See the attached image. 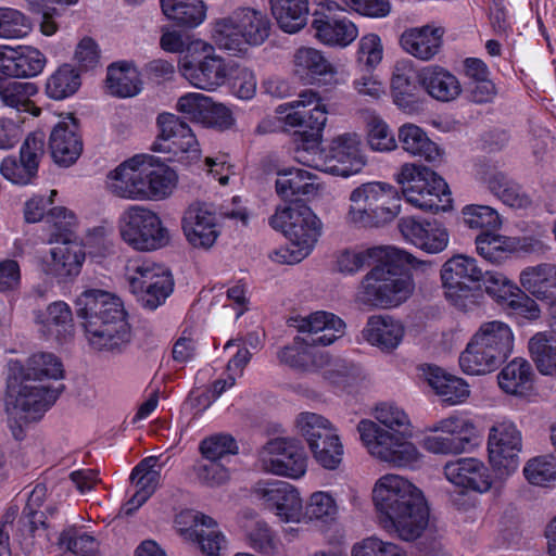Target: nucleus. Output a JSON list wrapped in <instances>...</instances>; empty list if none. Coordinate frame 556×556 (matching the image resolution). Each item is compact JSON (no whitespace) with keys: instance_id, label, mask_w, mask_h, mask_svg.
Wrapping results in <instances>:
<instances>
[{"instance_id":"a19ab883","label":"nucleus","mask_w":556,"mask_h":556,"mask_svg":"<svg viewBox=\"0 0 556 556\" xmlns=\"http://www.w3.org/2000/svg\"><path fill=\"white\" fill-rule=\"evenodd\" d=\"M417 78L425 91L438 101L450 102L462 93L458 78L443 66L427 65L419 71Z\"/></svg>"},{"instance_id":"f8f14e48","label":"nucleus","mask_w":556,"mask_h":556,"mask_svg":"<svg viewBox=\"0 0 556 556\" xmlns=\"http://www.w3.org/2000/svg\"><path fill=\"white\" fill-rule=\"evenodd\" d=\"M289 327L296 331L292 341L280 346L276 352L279 366L287 369L295 379L290 384L291 390L301 395L309 393L313 371V317L294 316L289 319Z\"/></svg>"},{"instance_id":"4d7b16f0","label":"nucleus","mask_w":556,"mask_h":556,"mask_svg":"<svg viewBox=\"0 0 556 556\" xmlns=\"http://www.w3.org/2000/svg\"><path fill=\"white\" fill-rule=\"evenodd\" d=\"M546 332H538L529 340V352L540 374L556 378V344Z\"/></svg>"},{"instance_id":"6e6d98bb","label":"nucleus","mask_w":556,"mask_h":556,"mask_svg":"<svg viewBox=\"0 0 556 556\" xmlns=\"http://www.w3.org/2000/svg\"><path fill=\"white\" fill-rule=\"evenodd\" d=\"M313 189V174L304 168H290L278 174L277 193L283 199H302Z\"/></svg>"},{"instance_id":"13d9d810","label":"nucleus","mask_w":556,"mask_h":556,"mask_svg":"<svg viewBox=\"0 0 556 556\" xmlns=\"http://www.w3.org/2000/svg\"><path fill=\"white\" fill-rule=\"evenodd\" d=\"M484 292L498 305L505 306L514 295L519 294L520 287L500 270L482 271L481 281Z\"/></svg>"},{"instance_id":"09e8293b","label":"nucleus","mask_w":556,"mask_h":556,"mask_svg":"<svg viewBox=\"0 0 556 556\" xmlns=\"http://www.w3.org/2000/svg\"><path fill=\"white\" fill-rule=\"evenodd\" d=\"M270 8L274 18L285 33H298L307 23L308 0H270Z\"/></svg>"},{"instance_id":"423d86ee","label":"nucleus","mask_w":556,"mask_h":556,"mask_svg":"<svg viewBox=\"0 0 556 556\" xmlns=\"http://www.w3.org/2000/svg\"><path fill=\"white\" fill-rule=\"evenodd\" d=\"M515 334L502 320L482 323L459 355V366L466 375L493 372L513 353Z\"/></svg>"},{"instance_id":"c756f323","label":"nucleus","mask_w":556,"mask_h":556,"mask_svg":"<svg viewBox=\"0 0 556 556\" xmlns=\"http://www.w3.org/2000/svg\"><path fill=\"white\" fill-rule=\"evenodd\" d=\"M399 229L407 242L429 254L441 253L450 243L447 229L438 222L403 217L399 222Z\"/></svg>"},{"instance_id":"39448f33","label":"nucleus","mask_w":556,"mask_h":556,"mask_svg":"<svg viewBox=\"0 0 556 556\" xmlns=\"http://www.w3.org/2000/svg\"><path fill=\"white\" fill-rule=\"evenodd\" d=\"M403 260L376 262L374 268L362 280L356 299L358 302L377 308H394L406 302L414 292L415 283L408 268L426 273L432 263L417 260L403 249Z\"/></svg>"},{"instance_id":"338daca9","label":"nucleus","mask_w":556,"mask_h":556,"mask_svg":"<svg viewBox=\"0 0 556 556\" xmlns=\"http://www.w3.org/2000/svg\"><path fill=\"white\" fill-rule=\"evenodd\" d=\"M230 73L226 85L231 93L241 100L252 99L257 89V79L254 72L241 64L230 62Z\"/></svg>"},{"instance_id":"a878e982","label":"nucleus","mask_w":556,"mask_h":556,"mask_svg":"<svg viewBox=\"0 0 556 556\" xmlns=\"http://www.w3.org/2000/svg\"><path fill=\"white\" fill-rule=\"evenodd\" d=\"M477 253L492 264L505 262L511 254L534 253L542 250L539 240L530 237H509L491 231H482L475 239Z\"/></svg>"},{"instance_id":"2f4dec72","label":"nucleus","mask_w":556,"mask_h":556,"mask_svg":"<svg viewBox=\"0 0 556 556\" xmlns=\"http://www.w3.org/2000/svg\"><path fill=\"white\" fill-rule=\"evenodd\" d=\"M269 224L289 240L312 241L313 211L303 199H294L291 205L278 207Z\"/></svg>"},{"instance_id":"0e129e2a","label":"nucleus","mask_w":556,"mask_h":556,"mask_svg":"<svg viewBox=\"0 0 556 556\" xmlns=\"http://www.w3.org/2000/svg\"><path fill=\"white\" fill-rule=\"evenodd\" d=\"M462 218L466 227L475 230H497L503 225L498 212L489 205H465L462 210Z\"/></svg>"},{"instance_id":"0eeeda50","label":"nucleus","mask_w":556,"mask_h":556,"mask_svg":"<svg viewBox=\"0 0 556 556\" xmlns=\"http://www.w3.org/2000/svg\"><path fill=\"white\" fill-rule=\"evenodd\" d=\"M270 23L261 11L241 8L210 24V39L231 56H244L250 48L261 46L269 36Z\"/></svg>"},{"instance_id":"774afa93","label":"nucleus","mask_w":556,"mask_h":556,"mask_svg":"<svg viewBox=\"0 0 556 556\" xmlns=\"http://www.w3.org/2000/svg\"><path fill=\"white\" fill-rule=\"evenodd\" d=\"M345 331L344 321L330 312H315V346L330 345Z\"/></svg>"},{"instance_id":"f03ea898","label":"nucleus","mask_w":556,"mask_h":556,"mask_svg":"<svg viewBox=\"0 0 556 556\" xmlns=\"http://www.w3.org/2000/svg\"><path fill=\"white\" fill-rule=\"evenodd\" d=\"M371 416L372 419H361L356 426L367 454L391 468H419L425 455L413 441L415 425L408 412L393 401H382L372 407Z\"/></svg>"},{"instance_id":"864d4df0","label":"nucleus","mask_w":556,"mask_h":556,"mask_svg":"<svg viewBox=\"0 0 556 556\" xmlns=\"http://www.w3.org/2000/svg\"><path fill=\"white\" fill-rule=\"evenodd\" d=\"M365 140L368 149L377 153H390L397 149L399 138L380 115L372 113L365 122Z\"/></svg>"},{"instance_id":"9b49d317","label":"nucleus","mask_w":556,"mask_h":556,"mask_svg":"<svg viewBox=\"0 0 556 556\" xmlns=\"http://www.w3.org/2000/svg\"><path fill=\"white\" fill-rule=\"evenodd\" d=\"M121 240L138 252L160 250L170 242V232L160 215L139 204L126 206L116 219Z\"/></svg>"},{"instance_id":"6e6552de","label":"nucleus","mask_w":556,"mask_h":556,"mask_svg":"<svg viewBox=\"0 0 556 556\" xmlns=\"http://www.w3.org/2000/svg\"><path fill=\"white\" fill-rule=\"evenodd\" d=\"M213 42L192 39L187 53L178 59L177 68L180 76L195 89L214 92L226 86L230 61L216 52Z\"/></svg>"},{"instance_id":"bf43d9fd","label":"nucleus","mask_w":556,"mask_h":556,"mask_svg":"<svg viewBox=\"0 0 556 556\" xmlns=\"http://www.w3.org/2000/svg\"><path fill=\"white\" fill-rule=\"evenodd\" d=\"M525 479L534 486L549 488L556 483V457L540 455L530 458L522 468Z\"/></svg>"},{"instance_id":"37998d69","label":"nucleus","mask_w":556,"mask_h":556,"mask_svg":"<svg viewBox=\"0 0 556 556\" xmlns=\"http://www.w3.org/2000/svg\"><path fill=\"white\" fill-rule=\"evenodd\" d=\"M519 287L536 300L545 301L552 298L556 289V265L541 263L527 266L519 273Z\"/></svg>"},{"instance_id":"4c0bfd02","label":"nucleus","mask_w":556,"mask_h":556,"mask_svg":"<svg viewBox=\"0 0 556 556\" xmlns=\"http://www.w3.org/2000/svg\"><path fill=\"white\" fill-rule=\"evenodd\" d=\"M344 450L337 429L331 422L315 415V460L326 469H337Z\"/></svg>"},{"instance_id":"69168bd1","label":"nucleus","mask_w":556,"mask_h":556,"mask_svg":"<svg viewBox=\"0 0 556 556\" xmlns=\"http://www.w3.org/2000/svg\"><path fill=\"white\" fill-rule=\"evenodd\" d=\"M201 455L210 462H220L239 453V445L233 437L226 433L212 434L200 442Z\"/></svg>"},{"instance_id":"49530a36","label":"nucleus","mask_w":556,"mask_h":556,"mask_svg":"<svg viewBox=\"0 0 556 556\" xmlns=\"http://www.w3.org/2000/svg\"><path fill=\"white\" fill-rule=\"evenodd\" d=\"M38 323L42 325V331L46 336L59 342L72 339L75 332L72 309L64 301H55L49 304L45 315L38 316Z\"/></svg>"},{"instance_id":"052dcab7","label":"nucleus","mask_w":556,"mask_h":556,"mask_svg":"<svg viewBox=\"0 0 556 556\" xmlns=\"http://www.w3.org/2000/svg\"><path fill=\"white\" fill-rule=\"evenodd\" d=\"M315 376L333 392L345 390L350 382L344 364L340 359H332L324 354L318 358L315 356Z\"/></svg>"},{"instance_id":"473e14b6","label":"nucleus","mask_w":556,"mask_h":556,"mask_svg":"<svg viewBox=\"0 0 556 556\" xmlns=\"http://www.w3.org/2000/svg\"><path fill=\"white\" fill-rule=\"evenodd\" d=\"M444 28L435 23L408 27L400 36L399 43L404 52L427 62L435 58L443 45Z\"/></svg>"},{"instance_id":"4468645a","label":"nucleus","mask_w":556,"mask_h":556,"mask_svg":"<svg viewBox=\"0 0 556 556\" xmlns=\"http://www.w3.org/2000/svg\"><path fill=\"white\" fill-rule=\"evenodd\" d=\"M482 271L478 261L472 256L459 253L447 258L440 270L445 299L462 312L477 308L480 295L470 283L480 282Z\"/></svg>"},{"instance_id":"ddd939ff","label":"nucleus","mask_w":556,"mask_h":556,"mask_svg":"<svg viewBox=\"0 0 556 556\" xmlns=\"http://www.w3.org/2000/svg\"><path fill=\"white\" fill-rule=\"evenodd\" d=\"M368 164L357 132H344L330 141H320L315 131V169L334 176L358 175Z\"/></svg>"},{"instance_id":"ea45409f","label":"nucleus","mask_w":556,"mask_h":556,"mask_svg":"<svg viewBox=\"0 0 556 556\" xmlns=\"http://www.w3.org/2000/svg\"><path fill=\"white\" fill-rule=\"evenodd\" d=\"M413 74L412 61L404 59L395 62L390 80V92L393 104L404 112H413L418 103V86Z\"/></svg>"},{"instance_id":"58836bf2","label":"nucleus","mask_w":556,"mask_h":556,"mask_svg":"<svg viewBox=\"0 0 556 556\" xmlns=\"http://www.w3.org/2000/svg\"><path fill=\"white\" fill-rule=\"evenodd\" d=\"M424 377L428 386L446 405H460L470 396V387L466 380L438 366L425 367Z\"/></svg>"},{"instance_id":"aec40b11","label":"nucleus","mask_w":556,"mask_h":556,"mask_svg":"<svg viewBox=\"0 0 556 556\" xmlns=\"http://www.w3.org/2000/svg\"><path fill=\"white\" fill-rule=\"evenodd\" d=\"M180 227L187 243L201 251L211 250L223 229L214 206L204 201H193L186 206L181 214Z\"/></svg>"},{"instance_id":"5fc2aeb1","label":"nucleus","mask_w":556,"mask_h":556,"mask_svg":"<svg viewBox=\"0 0 556 556\" xmlns=\"http://www.w3.org/2000/svg\"><path fill=\"white\" fill-rule=\"evenodd\" d=\"M243 540L248 547L261 555L274 556L279 549V539L271 527L263 520L245 525Z\"/></svg>"},{"instance_id":"1a4fd4ad","label":"nucleus","mask_w":556,"mask_h":556,"mask_svg":"<svg viewBox=\"0 0 556 556\" xmlns=\"http://www.w3.org/2000/svg\"><path fill=\"white\" fill-rule=\"evenodd\" d=\"M405 200L422 211H447L452 197L445 180L430 168L415 163H405L394 175Z\"/></svg>"},{"instance_id":"9d476101","label":"nucleus","mask_w":556,"mask_h":556,"mask_svg":"<svg viewBox=\"0 0 556 556\" xmlns=\"http://www.w3.org/2000/svg\"><path fill=\"white\" fill-rule=\"evenodd\" d=\"M350 202V220L363 226L389 223L401 212V193L386 181L362 184L351 192Z\"/></svg>"},{"instance_id":"7ed1b4c3","label":"nucleus","mask_w":556,"mask_h":556,"mask_svg":"<svg viewBox=\"0 0 556 556\" xmlns=\"http://www.w3.org/2000/svg\"><path fill=\"white\" fill-rule=\"evenodd\" d=\"M371 497L382 528L403 541L419 538L429 522L422 491L407 477L388 472L374 483Z\"/></svg>"},{"instance_id":"5701e85b","label":"nucleus","mask_w":556,"mask_h":556,"mask_svg":"<svg viewBox=\"0 0 556 556\" xmlns=\"http://www.w3.org/2000/svg\"><path fill=\"white\" fill-rule=\"evenodd\" d=\"M342 11L334 1L325 0L315 7V38L333 48H346L358 37V27L345 16H333Z\"/></svg>"},{"instance_id":"603ef678","label":"nucleus","mask_w":556,"mask_h":556,"mask_svg":"<svg viewBox=\"0 0 556 556\" xmlns=\"http://www.w3.org/2000/svg\"><path fill=\"white\" fill-rule=\"evenodd\" d=\"M483 181L488 189L505 205L515 208L526 207L530 200L520 187L504 173L491 170L485 173Z\"/></svg>"},{"instance_id":"e2e57ef3","label":"nucleus","mask_w":556,"mask_h":556,"mask_svg":"<svg viewBox=\"0 0 556 556\" xmlns=\"http://www.w3.org/2000/svg\"><path fill=\"white\" fill-rule=\"evenodd\" d=\"M49 224V243L67 240H75L74 233L78 227V219L74 212L63 206H56L47 215Z\"/></svg>"},{"instance_id":"b1692460","label":"nucleus","mask_w":556,"mask_h":556,"mask_svg":"<svg viewBox=\"0 0 556 556\" xmlns=\"http://www.w3.org/2000/svg\"><path fill=\"white\" fill-rule=\"evenodd\" d=\"M179 533L190 542H197L207 556H219L227 547L225 534L217 528L216 521L194 510L181 511L175 520Z\"/></svg>"},{"instance_id":"6ab92c4d","label":"nucleus","mask_w":556,"mask_h":556,"mask_svg":"<svg viewBox=\"0 0 556 556\" xmlns=\"http://www.w3.org/2000/svg\"><path fill=\"white\" fill-rule=\"evenodd\" d=\"M252 494L260 505L286 523H301L306 519L303 500L289 482L266 479L256 482Z\"/></svg>"},{"instance_id":"a18cd8bd","label":"nucleus","mask_w":556,"mask_h":556,"mask_svg":"<svg viewBox=\"0 0 556 556\" xmlns=\"http://www.w3.org/2000/svg\"><path fill=\"white\" fill-rule=\"evenodd\" d=\"M106 87L119 98L137 96L142 90V79L137 66L129 61H118L108 67Z\"/></svg>"},{"instance_id":"7c9ffc66","label":"nucleus","mask_w":556,"mask_h":556,"mask_svg":"<svg viewBox=\"0 0 556 556\" xmlns=\"http://www.w3.org/2000/svg\"><path fill=\"white\" fill-rule=\"evenodd\" d=\"M83 139L77 119L66 115L52 128L49 137V149L54 162L62 166L74 164L83 152Z\"/></svg>"},{"instance_id":"3c124183","label":"nucleus","mask_w":556,"mask_h":556,"mask_svg":"<svg viewBox=\"0 0 556 556\" xmlns=\"http://www.w3.org/2000/svg\"><path fill=\"white\" fill-rule=\"evenodd\" d=\"M38 88L28 81H4L0 84V101L3 105L17 112L29 113L39 116L41 109L36 106L31 97L37 94Z\"/></svg>"},{"instance_id":"72a5a7b5","label":"nucleus","mask_w":556,"mask_h":556,"mask_svg":"<svg viewBox=\"0 0 556 556\" xmlns=\"http://www.w3.org/2000/svg\"><path fill=\"white\" fill-rule=\"evenodd\" d=\"M406 327L403 320L388 314L370 316L362 330L363 339L381 352L391 353L404 341Z\"/></svg>"},{"instance_id":"79ce46f5","label":"nucleus","mask_w":556,"mask_h":556,"mask_svg":"<svg viewBox=\"0 0 556 556\" xmlns=\"http://www.w3.org/2000/svg\"><path fill=\"white\" fill-rule=\"evenodd\" d=\"M496 378L500 389L507 395L525 397L533 389L534 372L532 366L521 357L508 362Z\"/></svg>"},{"instance_id":"2eb2a0df","label":"nucleus","mask_w":556,"mask_h":556,"mask_svg":"<svg viewBox=\"0 0 556 556\" xmlns=\"http://www.w3.org/2000/svg\"><path fill=\"white\" fill-rule=\"evenodd\" d=\"M130 292L146 309L154 311L172 294L174 281L169 270L151 260H135L126 266Z\"/></svg>"},{"instance_id":"f704fd0d","label":"nucleus","mask_w":556,"mask_h":556,"mask_svg":"<svg viewBox=\"0 0 556 556\" xmlns=\"http://www.w3.org/2000/svg\"><path fill=\"white\" fill-rule=\"evenodd\" d=\"M159 459L156 456L146 457L132 469L130 478L135 492L123 505V514L130 515L136 511L157 489L161 482L162 470Z\"/></svg>"},{"instance_id":"de8ad7c7","label":"nucleus","mask_w":556,"mask_h":556,"mask_svg":"<svg viewBox=\"0 0 556 556\" xmlns=\"http://www.w3.org/2000/svg\"><path fill=\"white\" fill-rule=\"evenodd\" d=\"M80 86V71L73 64L63 63L47 76L45 93L51 100L63 101L77 93Z\"/></svg>"},{"instance_id":"393cba45","label":"nucleus","mask_w":556,"mask_h":556,"mask_svg":"<svg viewBox=\"0 0 556 556\" xmlns=\"http://www.w3.org/2000/svg\"><path fill=\"white\" fill-rule=\"evenodd\" d=\"M344 75L338 66L320 52L315 51V128L323 129L327 123L328 114L337 110L336 89L344 83Z\"/></svg>"},{"instance_id":"dca6fc26","label":"nucleus","mask_w":556,"mask_h":556,"mask_svg":"<svg viewBox=\"0 0 556 556\" xmlns=\"http://www.w3.org/2000/svg\"><path fill=\"white\" fill-rule=\"evenodd\" d=\"M522 433L507 418L493 422L486 440L488 462L496 481L504 483L515 475L520 465Z\"/></svg>"},{"instance_id":"8fccbe9b","label":"nucleus","mask_w":556,"mask_h":556,"mask_svg":"<svg viewBox=\"0 0 556 556\" xmlns=\"http://www.w3.org/2000/svg\"><path fill=\"white\" fill-rule=\"evenodd\" d=\"M47 55L37 47L18 45L12 49L11 77L34 78L43 73L48 65Z\"/></svg>"},{"instance_id":"c9c22d12","label":"nucleus","mask_w":556,"mask_h":556,"mask_svg":"<svg viewBox=\"0 0 556 556\" xmlns=\"http://www.w3.org/2000/svg\"><path fill=\"white\" fill-rule=\"evenodd\" d=\"M141 161L142 154H137L110 170L105 177V189L119 199L139 201Z\"/></svg>"},{"instance_id":"f3484780","label":"nucleus","mask_w":556,"mask_h":556,"mask_svg":"<svg viewBox=\"0 0 556 556\" xmlns=\"http://www.w3.org/2000/svg\"><path fill=\"white\" fill-rule=\"evenodd\" d=\"M476 425L466 414L456 413L425 427L421 447L433 455H459L468 450Z\"/></svg>"},{"instance_id":"a211bd4d","label":"nucleus","mask_w":556,"mask_h":556,"mask_svg":"<svg viewBox=\"0 0 556 556\" xmlns=\"http://www.w3.org/2000/svg\"><path fill=\"white\" fill-rule=\"evenodd\" d=\"M276 114L286 129H293L294 159L309 168L313 162V91L305 90L296 100L278 105Z\"/></svg>"},{"instance_id":"4be33fe9","label":"nucleus","mask_w":556,"mask_h":556,"mask_svg":"<svg viewBox=\"0 0 556 556\" xmlns=\"http://www.w3.org/2000/svg\"><path fill=\"white\" fill-rule=\"evenodd\" d=\"M156 124L160 134L154 142L155 151L186 155L190 161L200 159V144L186 122L173 113L164 112L159 114Z\"/></svg>"},{"instance_id":"20e7f679","label":"nucleus","mask_w":556,"mask_h":556,"mask_svg":"<svg viewBox=\"0 0 556 556\" xmlns=\"http://www.w3.org/2000/svg\"><path fill=\"white\" fill-rule=\"evenodd\" d=\"M85 338L92 350L122 353L130 344L132 330L124 301L102 289H87L74 301Z\"/></svg>"},{"instance_id":"cd10ccee","label":"nucleus","mask_w":556,"mask_h":556,"mask_svg":"<svg viewBox=\"0 0 556 556\" xmlns=\"http://www.w3.org/2000/svg\"><path fill=\"white\" fill-rule=\"evenodd\" d=\"M443 475L455 488L479 494L489 492L496 481L486 465L476 457H462L445 463Z\"/></svg>"},{"instance_id":"bb28decb","label":"nucleus","mask_w":556,"mask_h":556,"mask_svg":"<svg viewBox=\"0 0 556 556\" xmlns=\"http://www.w3.org/2000/svg\"><path fill=\"white\" fill-rule=\"evenodd\" d=\"M178 186L177 172L154 156L142 154L139 201H162Z\"/></svg>"},{"instance_id":"412c9836","label":"nucleus","mask_w":556,"mask_h":556,"mask_svg":"<svg viewBox=\"0 0 556 556\" xmlns=\"http://www.w3.org/2000/svg\"><path fill=\"white\" fill-rule=\"evenodd\" d=\"M258 464L268 473L291 479L301 478L307 468L303 447L289 438H276L263 445L258 451Z\"/></svg>"},{"instance_id":"c03bdc74","label":"nucleus","mask_w":556,"mask_h":556,"mask_svg":"<svg viewBox=\"0 0 556 556\" xmlns=\"http://www.w3.org/2000/svg\"><path fill=\"white\" fill-rule=\"evenodd\" d=\"M405 257L393 245H381L368 248L361 251H342L337 256V268L344 274H353L359 270L366 264H376V262L397 261Z\"/></svg>"},{"instance_id":"e433bc0d","label":"nucleus","mask_w":556,"mask_h":556,"mask_svg":"<svg viewBox=\"0 0 556 556\" xmlns=\"http://www.w3.org/2000/svg\"><path fill=\"white\" fill-rule=\"evenodd\" d=\"M399 143L403 151L414 157H419L431 164L444 160V150L418 125L405 123L397 129Z\"/></svg>"},{"instance_id":"680f3d73","label":"nucleus","mask_w":556,"mask_h":556,"mask_svg":"<svg viewBox=\"0 0 556 556\" xmlns=\"http://www.w3.org/2000/svg\"><path fill=\"white\" fill-rule=\"evenodd\" d=\"M384 46L375 33L364 34L356 46L355 63L359 71H375L383 60Z\"/></svg>"},{"instance_id":"f257e3e1","label":"nucleus","mask_w":556,"mask_h":556,"mask_svg":"<svg viewBox=\"0 0 556 556\" xmlns=\"http://www.w3.org/2000/svg\"><path fill=\"white\" fill-rule=\"evenodd\" d=\"M64 366L51 352H36L25 363H8L5 412L15 440H23L27 426L41 418L63 391Z\"/></svg>"},{"instance_id":"c85d7f7f","label":"nucleus","mask_w":556,"mask_h":556,"mask_svg":"<svg viewBox=\"0 0 556 556\" xmlns=\"http://www.w3.org/2000/svg\"><path fill=\"white\" fill-rule=\"evenodd\" d=\"M47 253L40 256V269L48 276L67 279L77 276L83 267L86 252L76 240L54 242Z\"/></svg>"}]
</instances>
